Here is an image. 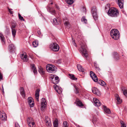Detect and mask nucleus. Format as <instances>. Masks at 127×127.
<instances>
[{"mask_svg": "<svg viewBox=\"0 0 127 127\" xmlns=\"http://www.w3.org/2000/svg\"><path fill=\"white\" fill-rule=\"evenodd\" d=\"M110 34L112 38L115 40H117L119 38V33L117 29H114L112 30Z\"/></svg>", "mask_w": 127, "mask_h": 127, "instance_id": "nucleus-1", "label": "nucleus"}, {"mask_svg": "<svg viewBox=\"0 0 127 127\" xmlns=\"http://www.w3.org/2000/svg\"><path fill=\"white\" fill-rule=\"evenodd\" d=\"M108 14L112 17L117 16L119 14L118 10L115 8H112L109 9L108 12Z\"/></svg>", "mask_w": 127, "mask_h": 127, "instance_id": "nucleus-2", "label": "nucleus"}, {"mask_svg": "<svg viewBox=\"0 0 127 127\" xmlns=\"http://www.w3.org/2000/svg\"><path fill=\"white\" fill-rule=\"evenodd\" d=\"M91 12L94 19L95 21H96L97 20L98 15L95 6H93L91 8Z\"/></svg>", "mask_w": 127, "mask_h": 127, "instance_id": "nucleus-3", "label": "nucleus"}, {"mask_svg": "<svg viewBox=\"0 0 127 127\" xmlns=\"http://www.w3.org/2000/svg\"><path fill=\"white\" fill-rule=\"evenodd\" d=\"M46 69L49 72L52 73L56 71V68L54 65L48 64L46 66Z\"/></svg>", "mask_w": 127, "mask_h": 127, "instance_id": "nucleus-4", "label": "nucleus"}, {"mask_svg": "<svg viewBox=\"0 0 127 127\" xmlns=\"http://www.w3.org/2000/svg\"><path fill=\"white\" fill-rule=\"evenodd\" d=\"M86 46L83 44L81 45L80 48V51L82 53V55L85 58H87V52L85 49Z\"/></svg>", "mask_w": 127, "mask_h": 127, "instance_id": "nucleus-5", "label": "nucleus"}, {"mask_svg": "<svg viewBox=\"0 0 127 127\" xmlns=\"http://www.w3.org/2000/svg\"><path fill=\"white\" fill-rule=\"evenodd\" d=\"M46 8L48 12L52 15H55L56 14V10L53 7L51 6L50 4H48L46 7Z\"/></svg>", "mask_w": 127, "mask_h": 127, "instance_id": "nucleus-6", "label": "nucleus"}, {"mask_svg": "<svg viewBox=\"0 0 127 127\" xmlns=\"http://www.w3.org/2000/svg\"><path fill=\"white\" fill-rule=\"evenodd\" d=\"M50 47L52 50L54 51H58L59 49V46L58 45L55 43H53L50 44Z\"/></svg>", "mask_w": 127, "mask_h": 127, "instance_id": "nucleus-7", "label": "nucleus"}, {"mask_svg": "<svg viewBox=\"0 0 127 127\" xmlns=\"http://www.w3.org/2000/svg\"><path fill=\"white\" fill-rule=\"evenodd\" d=\"M41 109L43 110L46 106L47 102L46 99L44 98H42L41 99Z\"/></svg>", "mask_w": 127, "mask_h": 127, "instance_id": "nucleus-8", "label": "nucleus"}, {"mask_svg": "<svg viewBox=\"0 0 127 127\" xmlns=\"http://www.w3.org/2000/svg\"><path fill=\"white\" fill-rule=\"evenodd\" d=\"M92 91L93 93L98 96H100L101 95V93L100 91L97 88L94 87L92 88Z\"/></svg>", "mask_w": 127, "mask_h": 127, "instance_id": "nucleus-9", "label": "nucleus"}, {"mask_svg": "<svg viewBox=\"0 0 127 127\" xmlns=\"http://www.w3.org/2000/svg\"><path fill=\"white\" fill-rule=\"evenodd\" d=\"M90 75L94 81L95 82L98 81V78L96 75L92 71H91L90 72Z\"/></svg>", "mask_w": 127, "mask_h": 127, "instance_id": "nucleus-10", "label": "nucleus"}, {"mask_svg": "<svg viewBox=\"0 0 127 127\" xmlns=\"http://www.w3.org/2000/svg\"><path fill=\"white\" fill-rule=\"evenodd\" d=\"M94 105L98 107L101 105V103L99 100L96 98H94L93 99Z\"/></svg>", "mask_w": 127, "mask_h": 127, "instance_id": "nucleus-11", "label": "nucleus"}, {"mask_svg": "<svg viewBox=\"0 0 127 127\" xmlns=\"http://www.w3.org/2000/svg\"><path fill=\"white\" fill-rule=\"evenodd\" d=\"M33 99L31 97H30L28 98V102L30 107H33L34 105V103L33 101Z\"/></svg>", "mask_w": 127, "mask_h": 127, "instance_id": "nucleus-12", "label": "nucleus"}, {"mask_svg": "<svg viewBox=\"0 0 127 127\" xmlns=\"http://www.w3.org/2000/svg\"><path fill=\"white\" fill-rule=\"evenodd\" d=\"M63 20L65 27L67 28H70V24L68 19L66 18H65L63 19Z\"/></svg>", "mask_w": 127, "mask_h": 127, "instance_id": "nucleus-13", "label": "nucleus"}, {"mask_svg": "<svg viewBox=\"0 0 127 127\" xmlns=\"http://www.w3.org/2000/svg\"><path fill=\"white\" fill-rule=\"evenodd\" d=\"M117 4L121 9H122L123 7L124 0H115Z\"/></svg>", "mask_w": 127, "mask_h": 127, "instance_id": "nucleus-14", "label": "nucleus"}, {"mask_svg": "<svg viewBox=\"0 0 127 127\" xmlns=\"http://www.w3.org/2000/svg\"><path fill=\"white\" fill-rule=\"evenodd\" d=\"M0 117L1 120L5 121L6 120V116L5 113L3 111L0 112Z\"/></svg>", "mask_w": 127, "mask_h": 127, "instance_id": "nucleus-15", "label": "nucleus"}, {"mask_svg": "<svg viewBox=\"0 0 127 127\" xmlns=\"http://www.w3.org/2000/svg\"><path fill=\"white\" fill-rule=\"evenodd\" d=\"M51 81L52 83L54 84H58L59 81V77L58 76H56L54 78H53L52 79Z\"/></svg>", "mask_w": 127, "mask_h": 127, "instance_id": "nucleus-16", "label": "nucleus"}, {"mask_svg": "<svg viewBox=\"0 0 127 127\" xmlns=\"http://www.w3.org/2000/svg\"><path fill=\"white\" fill-rule=\"evenodd\" d=\"M102 108L105 113L107 114H109L111 113V112L109 109L107 108L106 106L103 105Z\"/></svg>", "mask_w": 127, "mask_h": 127, "instance_id": "nucleus-17", "label": "nucleus"}, {"mask_svg": "<svg viewBox=\"0 0 127 127\" xmlns=\"http://www.w3.org/2000/svg\"><path fill=\"white\" fill-rule=\"evenodd\" d=\"M40 90L39 89L36 90L35 93V98L36 100L37 101H39V93Z\"/></svg>", "mask_w": 127, "mask_h": 127, "instance_id": "nucleus-18", "label": "nucleus"}, {"mask_svg": "<svg viewBox=\"0 0 127 127\" xmlns=\"http://www.w3.org/2000/svg\"><path fill=\"white\" fill-rule=\"evenodd\" d=\"M61 23V21L57 18H54L53 20V24L55 25H57Z\"/></svg>", "mask_w": 127, "mask_h": 127, "instance_id": "nucleus-19", "label": "nucleus"}, {"mask_svg": "<svg viewBox=\"0 0 127 127\" xmlns=\"http://www.w3.org/2000/svg\"><path fill=\"white\" fill-rule=\"evenodd\" d=\"M54 87H55V89L56 91L59 94H61L62 91V90L61 89H60V88L57 85H55Z\"/></svg>", "mask_w": 127, "mask_h": 127, "instance_id": "nucleus-20", "label": "nucleus"}, {"mask_svg": "<svg viewBox=\"0 0 127 127\" xmlns=\"http://www.w3.org/2000/svg\"><path fill=\"white\" fill-rule=\"evenodd\" d=\"M76 102L77 105L79 107H81L83 106V105L82 103V102L78 99L77 98L76 99Z\"/></svg>", "mask_w": 127, "mask_h": 127, "instance_id": "nucleus-21", "label": "nucleus"}, {"mask_svg": "<svg viewBox=\"0 0 127 127\" xmlns=\"http://www.w3.org/2000/svg\"><path fill=\"white\" fill-rule=\"evenodd\" d=\"M21 57L24 62H27L28 61L27 56L26 55H25L23 53L21 54Z\"/></svg>", "mask_w": 127, "mask_h": 127, "instance_id": "nucleus-22", "label": "nucleus"}, {"mask_svg": "<svg viewBox=\"0 0 127 127\" xmlns=\"http://www.w3.org/2000/svg\"><path fill=\"white\" fill-rule=\"evenodd\" d=\"M115 96L116 98L118 104H120L122 102V100L119 97V95L117 94L115 95Z\"/></svg>", "mask_w": 127, "mask_h": 127, "instance_id": "nucleus-23", "label": "nucleus"}, {"mask_svg": "<svg viewBox=\"0 0 127 127\" xmlns=\"http://www.w3.org/2000/svg\"><path fill=\"white\" fill-rule=\"evenodd\" d=\"M54 127H58V120L56 119L53 122Z\"/></svg>", "mask_w": 127, "mask_h": 127, "instance_id": "nucleus-24", "label": "nucleus"}, {"mask_svg": "<svg viewBox=\"0 0 127 127\" xmlns=\"http://www.w3.org/2000/svg\"><path fill=\"white\" fill-rule=\"evenodd\" d=\"M113 55L114 58L116 60H118L119 59V54L116 52H114L113 54Z\"/></svg>", "mask_w": 127, "mask_h": 127, "instance_id": "nucleus-25", "label": "nucleus"}, {"mask_svg": "<svg viewBox=\"0 0 127 127\" xmlns=\"http://www.w3.org/2000/svg\"><path fill=\"white\" fill-rule=\"evenodd\" d=\"M0 38L1 40V42H2L3 44V45L5 44V39L4 38V37L3 35L1 33H0Z\"/></svg>", "mask_w": 127, "mask_h": 127, "instance_id": "nucleus-26", "label": "nucleus"}, {"mask_svg": "<svg viewBox=\"0 0 127 127\" xmlns=\"http://www.w3.org/2000/svg\"><path fill=\"white\" fill-rule=\"evenodd\" d=\"M31 68L32 70H33V72L34 74H36L37 72L36 69L35 67V65L34 64H32L31 65Z\"/></svg>", "mask_w": 127, "mask_h": 127, "instance_id": "nucleus-27", "label": "nucleus"}, {"mask_svg": "<svg viewBox=\"0 0 127 127\" xmlns=\"http://www.w3.org/2000/svg\"><path fill=\"white\" fill-rule=\"evenodd\" d=\"M97 82V83L102 86H104L105 85H106L105 83L101 80H98Z\"/></svg>", "mask_w": 127, "mask_h": 127, "instance_id": "nucleus-28", "label": "nucleus"}, {"mask_svg": "<svg viewBox=\"0 0 127 127\" xmlns=\"http://www.w3.org/2000/svg\"><path fill=\"white\" fill-rule=\"evenodd\" d=\"M20 94L23 97H25V94L23 88H21L20 89Z\"/></svg>", "mask_w": 127, "mask_h": 127, "instance_id": "nucleus-29", "label": "nucleus"}, {"mask_svg": "<svg viewBox=\"0 0 127 127\" xmlns=\"http://www.w3.org/2000/svg\"><path fill=\"white\" fill-rule=\"evenodd\" d=\"M38 71L40 73L42 74H44L45 72L43 69L40 66L39 67Z\"/></svg>", "mask_w": 127, "mask_h": 127, "instance_id": "nucleus-30", "label": "nucleus"}, {"mask_svg": "<svg viewBox=\"0 0 127 127\" xmlns=\"http://www.w3.org/2000/svg\"><path fill=\"white\" fill-rule=\"evenodd\" d=\"M69 77L70 78L73 80H76L77 78L75 77L74 75L73 74H69Z\"/></svg>", "mask_w": 127, "mask_h": 127, "instance_id": "nucleus-31", "label": "nucleus"}, {"mask_svg": "<svg viewBox=\"0 0 127 127\" xmlns=\"http://www.w3.org/2000/svg\"><path fill=\"white\" fill-rule=\"evenodd\" d=\"M77 67L79 71H83V70L82 67L80 65L78 64L77 65Z\"/></svg>", "mask_w": 127, "mask_h": 127, "instance_id": "nucleus-32", "label": "nucleus"}, {"mask_svg": "<svg viewBox=\"0 0 127 127\" xmlns=\"http://www.w3.org/2000/svg\"><path fill=\"white\" fill-rule=\"evenodd\" d=\"M121 89L123 92V94L127 98V91L125 89L124 90L123 88H121Z\"/></svg>", "mask_w": 127, "mask_h": 127, "instance_id": "nucleus-33", "label": "nucleus"}, {"mask_svg": "<svg viewBox=\"0 0 127 127\" xmlns=\"http://www.w3.org/2000/svg\"><path fill=\"white\" fill-rule=\"evenodd\" d=\"M28 123V124L30 123H31L33 121V120L32 117H28L27 119Z\"/></svg>", "mask_w": 127, "mask_h": 127, "instance_id": "nucleus-34", "label": "nucleus"}, {"mask_svg": "<svg viewBox=\"0 0 127 127\" xmlns=\"http://www.w3.org/2000/svg\"><path fill=\"white\" fill-rule=\"evenodd\" d=\"M11 30L12 35L14 37H15L16 35V30L15 29H12Z\"/></svg>", "mask_w": 127, "mask_h": 127, "instance_id": "nucleus-35", "label": "nucleus"}, {"mask_svg": "<svg viewBox=\"0 0 127 127\" xmlns=\"http://www.w3.org/2000/svg\"><path fill=\"white\" fill-rule=\"evenodd\" d=\"M30 127H35V124L34 122L33 121L31 123H30L28 124Z\"/></svg>", "mask_w": 127, "mask_h": 127, "instance_id": "nucleus-36", "label": "nucleus"}, {"mask_svg": "<svg viewBox=\"0 0 127 127\" xmlns=\"http://www.w3.org/2000/svg\"><path fill=\"white\" fill-rule=\"evenodd\" d=\"M74 0H66L67 3L69 4H71L73 3Z\"/></svg>", "mask_w": 127, "mask_h": 127, "instance_id": "nucleus-37", "label": "nucleus"}, {"mask_svg": "<svg viewBox=\"0 0 127 127\" xmlns=\"http://www.w3.org/2000/svg\"><path fill=\"white\" fill-rule=\"evenodd\" d=\"M81 21L84 23H86L87 20L85 18V17H83L81 19Z\"/></svg>", "mask_w": 127, "mask_h": 127, "instance_id": "nucleus-38", "label": "nucleus"}, {"mask_svg": "<svg viewBox=\"0 0 127 127\" xmlns=\"http://www.w3.org/2000/svg\"><path fill=\"white\" fill-rule=\"evenodd\" d=\"M32 45L33 47H36L38 45V43L36 41H34L32 42Z\"/></svg>", "mask_w": 127, "mask_h": 127, "instance_id": "nucleus-39", "label": "nucleus"}, {"mask_svg": "<svg viewBox=\"0 0 127 127\" xmlns=\"http://www.w3.org/2000/svg\"><path fill=\"white\" fill-rule=\"evenodd\" d=\"M74 87L75 88V93L76 94L78 93L79 91L78 88L75 86H74Z\"/></svg>", "mask_w": 127, "mask_h": 127, "instance_id": "nucleus-40", "label": "nucleus"}, {"mask_svg": "<svg viewBox=\"0 0 127 127\" xmlns=\"http://www.w3.org/2000/svg\"><path fill=\"white\" fill-rule=\"evenodd\" d=\"M18 17L19 19L21 20H23V21L25 20L24 19L23 17L19 13L18 14Z\"/></svg>", "mask_w": 127, "mask_h": 127, "instance_id": "nucleus-41", "label": "nucleus"}, {"mask_svg": "<svg viewBox=\"0 0 127 127\" xmlns=\"http://www.w3.org/2000/svg\"><path fill=\"white\" fill-rule=\"evenodd\" d=\"M93 124H95V123L96 124V123H97V119H96L95 117H93Z\"/></svg>", "mask_w": 127, "mask_h": 127, "instance_id": "nucleus-42", "label": "nucleus"}, {"mask_svg": "<svg viewBox=\"0 0 127 127\" xmlns=\"http://www.w3.org/2000/svg\"><path fill=\"white\" fill-rule=\"evenodd\" d=\"M121 123L122 125L121 127H126V124L123 122L121 121Z\"/></svg>", "mask_w": 127, "mask_h": 127, "instance_id": "nucleus-43", "label": "nucleus"}, {"mask_svg": "<svg viewBox=\"0 0 127 127\" xmlns=\"http://www.w3.org/2000/svg\"><path fill=\"white\" fill-rule=\"evenodd\" d=\"M37 35H38V36H39V37H41L42 36V35L41 34V33L40 31H37Z\"/></svg>", "mask_w": 127, "mask_h": 127, "instance_id": "nucleus-44", "label": "nucleus"}, {"mask_svg": "<svg viewBox=\"0 0 127 127\" xmlns=\"http://www.w3.org/2000/svg\"><path fill=\"white\" fill-rule=\"evenodd\" d=\"M9 48L10 50L13 49H14V46L13 44H10L9 45Z\"/></svg>", "mask_w": 127, "mask_h": 127, "instance_id": "nucleus-45", "label": "nucleus"}, {"mask_svg": "<svg viewBox=\"0 0 127 127\" xmlns=\"http://www.w3.org/2000/svg\"><path fill=\"white\" fill-rule=\"evenodd\" d=\"M67 122L66 121H64L63 122V125L64 127H67Z\"/></svg>", "mask_w": 127, "mask_h": 127, "instance_id": "nucleus-46", "label": "nucleus"}, {"mask_svg": "<svg viewBox=\"0 0 127 127\" xmlns=\"http://www.w3.org/2000/svg\"><path fill=\"white\" fill-rule=\"evenodd\" d=\"M46 125L47 126H50L51 125V123L49 122L48 121L46 120Z\"/></svg>", "mask_w": 127, "mask_h": 127, "instance_id": "nucleus-47", "label": "nucleus"}, {"mask_svg": "<svg viewBox=\"0 0 127 127\" xmlns=\"http://www.w3.org/2000/svg\"><path fill=\"white\" fill-rule=\"evenodd\" d=\"M16 26L15 25H12L11 27V29H15V28Z\"/></svg>", "mask_w": 127, "mask_h": 127, "instance_id": "nucleus-48", "label": "nucleus"}, {"mask_svg": "<svg viewBox=\"0 0 127 127\" xmlns=\"http://www.w3.org/2000/svg\"><path fill=\"white\" fill-rule=\"evenodd\" d=\"M15 127H20L18 124L17 123H15Z\"/></svg>", "mask_w": 127, "mask_h": 127, "instance_id": "nucleus-49", "label": "nucleus"}, {"mask_svg": "<svg viewBox=\"0 0 127 127\" xmlns=\"http://www.w3.org/2000/svg\"><path fill=\"white\" fill-rule=\"evenodd\" d=\"M8 10H9V12H10V13L11 14H13V11H11V9H10L9 8Z\"/></svg>", "mask_w": 127, "mask_h": 127, "instance_id": "nucleus-50", "label": "nucleus"}, {"mask_svg": "<svg viewBox=\"0 0 127 127\" xmlns=\"http://www.w3.org/2000/svg\"><path fill=\"white\" fill-rule=\"evenodd\" d=\"M83 11L84 12H85L86 13V12H87L86 9L85 8V7H83Z\"/></svg>", "mask_w": 127, "mask_h": 127, "instance_id": "nucleus-51", "label": "nucleus"}, {"mask_svg": "<svg viewBox=\"0 0 127 127\" xmlns=\"http://www.w3.org/2000/svg\"><path fill=\"white\" fill-rule=\"evenodd\" d=\"M56 9H58V10H59L60 9L59 8L57 5H56Z\"/></svg>", "mask_w": 127, "mask_h": 127, "instance_id": "nucleus-52", "label": "nucleus"}, {"mask_svg": "<svg viewBox=\"0 0 127 127\" xmlns=\"http://www.w3.org/2000/svg\"><path fill=\"white\" fill-rule=\"evenodd\" d=\"M56 63L58 64H60L61 62L59 60L58 61H57Z\"/></svg>", "mask_w": 127, "mask_h": 127, "instance_id": "nucleus-53", "label": "nucleus"}, {"mask_svg": "<svg viewBox=\"0 0 127 127\" xmlns=\"http://www.w3.org/2000/svg\"><path fill=\"white\" fill-rule=\"evenodd\" d=\"M74 124L77 127H80L79 125H78L77 124L75 123H74Z\"/></svg>", "mask_w": 127, "mask_h": 127, "instance_id": "nucleus-54", "label": "nucleus"}, {"mask_svg": "<svg viewBox=\"0 0 127 127\" xmlns=\"http://www.w3.org/2000/svg\"><path fill=\"white\" fill-rule=\"evenodd\" d=\"M94 66H96L97 64H96V62H95L94 63Z\"/></svg>", "mask_w": 127, "mask_h": 127, "instance_id": "nucleus-55", "label": "nucleus"}, {"mask_svg": "<svg viewBox=\"0 0 127 127\" xmlns=\"http://www.w3.org/2000/svg\"><path fill=\"white\" fill-rule=\"evenodd\" d=\"M73 43L74 45V46H76V43H75V42H74V41H73Z\"/></svg>", "mask_w": 127, "mask_h": 127, "instance_id": "nucleus-56", "label": "nucleus"}, {"mask_svg": "<svg viewBox=\"0 0 127 127\" xmlns=\"http://www.w3.org/2000/svg\"><path fill=\"white\" fill-rule=\"evenodd\" d=\"M122 11L123 12V13H125V11H124L123 10H122Z\"/></svg>", "mask_w": 127, "mask_h": 127, "instance_id": "nucleus-57", "label": "nucleus"}, {"mask_svg": "<svg viewBox=\"0 0 127 127\" xmlns=\"http://www.w3.org/2000/svg\"><path fill=\"white\" fill-rule=\"evenodd\" d=\"M53 4V3L52 2L51 3V4H50L51 5V4Z\"/></svg>", "mask_w": 127, "mask_h": 127, "instance_id": "nucleus-58", "label": "nucleus"}]
</instances>
